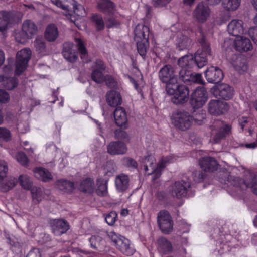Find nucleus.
Returning <instances> with one entry per match:
<instances>
[{
	"mask_svg": "<svg viewBox=\"0 0 257 257\" xmlns=\"http://www.w3.org/2000/svg\"><path fill=\"white\" fill-rule=\"evenodd\" d=\"M154 161L155 159L153 156L148 155L144 158L141 167L147 175H151L155 172L152 177V181L154 183H156L158 182L161 176L160 172L161 165L158 164L156 169V165L154 163Z\"/></svg>",
	"mask_w": 257,
	"mask_h": 257,
	"instance_id": "8",
	"label": "nucleus"
},
{
	"mask_svg": "<svg viewBox=\"0 0 257 257\" xmlns=\"http://www.w3.org/2000/svg\"><path fill=\"white\" fill-rule=\"evenodd\" d=\"M174 222L167 211H162V233L170 234L173 230Z\"/></svg>",
	"mask_w": 257,
	"mask_h": 257,
	"instance_id": "19",
	"label": "nucleus"
},
{
	"mask_svg": "<svg viewBox=\"0 0 257 257\" xmlns=\"http://www.w3.org/2000/svg\"><path fill=\"white\" fill-rule=\"evenodd\" d=\"M234 92L233 88L225 83L218 85L215 89V94L225 100L231 99L233 97Z\"/></svg>",
	"mask_w": 257,
	"mask_h": 257,
	"instance_id": "16",
	"label": "nucleus"
},
{
	"mask_svg": "<svg viewBox=\"0 0 257 257\" xmlns=\"http://www.w3.org/2000/svg\"><path fill=\"white\" fill-rule=\"evenodd\" d=\"M208 109L212 115H219L227 111L228 105L226 102L219 100H211L208 104Z\"/></svg>",
	"mask_w": 257,
	"mask_h": 257,
	"instance_id": "12",
	"label": "nucleus"
},
{
	"mask_svg": "<svg viewBox=\"0 0 257 257\" xmlns=\"http://www.w3.org/2000/svg\"><path fill=\"white\" fill-rule=\"evenodd\" d=\"M117 214L114 211H111L106 215L105 220L109 225H113L115 222Z\"/></svg>",
	"mask_w": 257,
	"mask_h": 257,
	"instance_id": "57",
	"label": "nucleus"
},
{
	"mask_svg": "<svg viewBox=\"0 0 257 257\" xmlns=\"http://www.w3.org/2000/svg\"><path fill=\"white\" fill-rule=\"evenodd\" d=\"M16 159L23 166H27L28 164V158L23 152H19L16 155Z\"/></svg>",
	"mask_w": 257,
	"mask_h": 257,
	"instance_id": "55",
	"label": "nucleus"
},
{
	"mask_svg": "<svg viewBox=\"0 0 257 257\" xmlns=\"http://www.w3.org/2000/svg\"><path fill=\"white\" fill-rule=\"evenodd\" d=\"M199 165L205 172H213L217 170L218 164L216 160L210 157H205L200 159Z\"/></svg>",
	"mask_w": 257,
	"mask_h": 257,
	"instance_id": "21",
	"label": "nucleus"
},
{
	"mask_svg": "<svg viewBox=\"0 0 257 257\" xmlns=\"http://www.w3.org/2000/svg\"><path fill=\"white\" fill-rule=\"evenodd\" d=\"M114 245L124 254L132 255L135 251L134 248L131 246L130 241L114 232H110L108 234Z\"/></svg>",
	"mask_w": 257,
	"mask_h": 257,
	"instance_id": "6",
	"label": "nucleus"
},
{
	"mask_svg": "<svg viewBox=\"0 0 257 257\" xmlns=\"http://www.w3.org/2000/svg\"><path fill=\"white\" fill-rule=\"evenodd\" d=\"M199 43L201 48L196 52L194 60L195 64L201 68L207 64L208 57L211 55V50L210 44L204 37L199 40Z\"/></svg>",
	"mask_w": 257,
	"mask_h": 257,
	"instance_id": "5",
	"label": "nucleus"
},
{
	"mask_svg": "<svg viewBox=\"0 0 257 257\" xmlns=\"http://www.w3.org/2000/svg\"><path fill=\"white\" fill-rule=\"evenodd\" d=\"M194 180L197 183L201 182L204 177L205 174L200 171H195L193 173Z\"/></svg>",
	"mask_w": 257,
	"mask_h": 257,
	"instance_id": "62",
	"label": "nucleus"
},
{
	"mask_svg": "<svg viewBox=\"0 0 257 257\" xmlns=\"http://www.w3.org/2000/svg\"><path fill=\"white\" fill-rule=\"evenodd\" d=\"M171 81L166 85V91L168 95H173L171 98L172 102L176 104L186 102L189 95L188 87L184 85H178L175 78Z\"/></svg>",
	"mask_w": 257,
	"mask_h": 257,
	"instance_id": "3",
	"label": "nucleus"
},
{
	"mask_svg": "<svg viewBox=\"0 0 257 257\" xmlns=\"http://www.w3.org/2000/svg\"><path fill=\"white\" fill-rule=\"evenodd\" d=\"M115 138L118 140L127 142L130 140V136L127 133L121 128L116 129L114 131Z\"/></svg>",
	"mask_w": 257,
	"mask_h": 257,
	"instance_id": "48",
	"label": "nucleus"
},
{
	"mask_svg": "<svg viewBox=\"0 0 257 257\" xmlns=\"http://www.w3.org/2000/svg\"><path fill=\"white\" fill-rule=\"evenodd\" d=\"M178 64L182 68L179 73V79L185 83H196L203 84L204 81L200 73H193L188 70L195 65L194 57L192 55H186L180 58Z\"/></svg>",
	"mask_w": 257,
	"mask_h": 257,
	"instance_id": "2",
	"label": "nucleus"
},
{
	"mask_svg": "<svg viewBox=\"0 0 257 257\" xmlns=\"http://www.w3.org/2000/svg\"><path fill=\"white\" fill-rule=\"evenodd\" d=\"M207 81L211 83H218L223 78L224 75L221 69L217 67L211 66L205 72Z\"/></svg>",
	"mask_w": 257,
	"mask_h": 257,
	"instance_id": "13",
	"label": "nucleus"
},
{
	"mask_svg": "<svg viewBox=\"0 0 257 257\" xmlns=\"http://www.w3.org/2000/svg\"><path fill=\"white\" fill-rule=\"evenodd\" d=\"M105 24L107 28L117 27L119 25V22L113 17L109 16L107 18Z\"/></svg>",
	"mask_w": 257,
	"mask_h": 257,
	"instance_id": "58",
	"label": "nucleus"
},
{
	"mask_svg": "<svg viewBox=\"0 0 257 257\" xmlns=\"http://www.w3.org/2000/svg\"><path fill=\"white\" fill-rule=\"evenodd\" d=\"M59 35V32L57 26L51 24L47 26L45 32V37L49 42H54L56 40Z\"/></svg>",
	"mask_w": 257,
	"mask_h": 257,
	"instance_id": "31",
	"label": "nucleus"
},
{
	"mask_svg": "<svg viewBox=\"0 0 257 257\" xmlns=\"http://www.w3.org/2000/svg\"><path fill=\"white\" fill-rule=\"evenodd\" d=\"M230 62L234 68L239 72H244L247 69L246 60L242 56L235 54L232 55Z\"/></svg>",
	"mask_w": 257,
	"mask_h": 257,
	"instance_id": "25",
	"label": "nucleus"
},
{
	"mask_svg": "<svg viewBox=\"0 0 257 257\" xmlns=\"http://www.w3.org/2000/svg\"><path fill=\"white\" fill-rule=\"evenodd\" d=\"M123 164L132 169H137L138 167L137 162L133 159L130 157H124L122 159Z\"/></svg>",
	"mask_w": 257,
	"mask_h": 257,
	"instance_id": "50",
	"label": "nucleus"
},
{
	"mask_svg": "<svg viewBox=\"0 0 257 257\" xmlns=\"http://www.w3.org/2000/svg\"><path fill=\"white\" fill-rule=\"evenodd\" d=\"M75 0H51L52 2L58 7L68 12L73 8Z\"/></svg>",
	"mask_w": 257,
	"mask_h": 257,
	"instance_id": "38",
	"label": "nucleus"
},
{
	"mask_svg": "<svg viewBox=\"0 0 257 257\" xmlns=\"http://www.w3.org/2000/svg\"><path fill=\"white\" fill-rule=\"evenodd\" d=\"M7 61L8 64L3 68V71L6 74H11L13 71V59L11 58H9Z\"/></svg>",
	"mask_w": 257,
	"mask_h": 257,
	"instance_id": "61",
	"label": "nucleus"
},
{
	"mask_svg": "<svg viewBox=\"0 0 257 257\" xmlns=\"http://www.w3.org/2000/svg\"><path fill=\"white\" fill-rule=\"evenodd\" d=\"M22 31L24 34V38L31 39L36 34L37 27L34 22L27 20L23 22Z\"/></svg>",
	"mask_w": 257,
	"mask_h": 257,
	"instance_id": "22",
	"label": "nucleus"
},
{
	"mask_svg": "<svg viewBox=\"0 0 257 257\" xmlns=\"http://www.w3.org/2000/svg\"><path fill=\"white\" fill-rule=\"evenodd\" d=\"M34 173L36 178L43 182H47L52 179L51 173L48 170L41 167L35 168Z\"/></svg>",
	"mask_w": 257,
	"mask_h": 257,
	"instance_id": "32",
	"label": "nucleus"
},
{
	"mask_svg": "<svg viewBox=\"0 0 257 257\" xmlns=\"http://www.w3.org/2000/svg\"><path fill=\"white\" fill-rule=\"evenodd\" d=\"M50 224L53 233L56 236L65 233L69 229V223L63 219H54L51 221Z\"/></svg>",
	"mask_w": 257,
	"mask_h": 257,
	"instance_id": "15",
	"label": "nucleus"
},
{
	"mask_svg": "<svg viewBox=\"0 0 257 257\" xmlns=\"http://www.w3.org/2000/svg\"><path fill=\"white\" fill-rule=\"evenodd\" d=\"M34 45L36 51L38 53L42 55H45L46 52V44L42 38L37 37L34 42Z\"/></svg>",
	"mask_w": 257,
	"mask_h": 257,
	"instance_id": "39",
	"label": "nucleus"
},
{
	"mask_svg": "<svg viewBox=\"0 0 257 257\" xmlns=\"http://www.w3.org/2000/svg\"><path fill=\"white\" fill-rule=\"evenodd\" d=\"M74 42L77 45L78 49L81 54V58L83 61L85 63H88L89 60L88 58V55L87 50L83 44L82 41L79 38H75Z\"/></svg>",
	"mask_w": 257,
	"mask_h": 257,
	"instance_id": "37",
	"label": "nucleus"
},
{
	"mask_svg": "<svg viewBox=\"0 0 257 257\" xmlns=\"http://www.w3.org/2000/svg\"><path fill=\"white\" fill-rule=\"evenodd\" d=\"M208 99V94L206 89L203 87H198L192 93L190 103L193 109L202 107Z\"/></svg>",
	"mask_w": 257,
	"mask_h": 257,
	"instance_id": "10",
	"label": "nucleus"
},
{
	"mask_svg": "<svg viewBox=\"0 0 257 257\" xmlns=\"http://www.w3.org/2000/svg\"><path fill=\"white\" fill-rule=\"evenodd\" d=\"M114 117L116 125L123 126L127 122V117L125 110L121 107H117L114 111Z\"/></svg>",
	"mask_w": 257,
	"mask_h": 257,
	"instance_id": "28",
	"label": "nucleus"
},
{
	"mask_svg": "<svg viewBox=\"0 0 257 257\" xmlns=\"http://www.w3.org/2000/svg\"><path fill=\"white\" fill-rule=\"evenodd\" d=\"M10 132L8 129L0 127V138L8 141L10 139Z\"/></svg>",
	"mask_w": 257,
	"mask_h": 257,
	"instance_id": "64",
	"label": "nucleus"
},
{
	"mask_svg": "<svg viewBox=\"0 0 257 257\" xmlns=\"http://www.w3.org/2000/svg\"><path fill=\"white\" fill-rule=\"evenodd\" d=\"M211 127L212 138L215 143H219L224 139L231 132V126L224 124L219 120H215Z\"/></svg>",
	"mask_w": 257,
	"mask_h": 257,
	"instance_id": "7",
	"label": "nucleus"
},
{
	"mask_svg": "<svg viewBox=\"0 0 257 257\" xmlns=\"http://www.w3.org/2000/svg\"><path fill=\"white\" fill-rule=\"evenodd\" d=\"M126 144L120 141H113L107 146V152L111 155H122L126 153Z\"/></svg>",
	"mask_w": 257,
	"mask_h": 257,
	"instance_id": "18",
	"label": "nucleus"
},
{
	"mask_svg": "<svg viewBox=\"0 0 257 257\" xmlns=\"http://www.w3.org/2000/svg\"><path fill=\"white\" fill-rule=\"evenodd\" d=\"M168 190L171 196L177 199L193 195L192 194L191 179L187 176L172 183L169 186Z\"/></svg>",
	"mask_w": 257,
	"mask_h": 257,
	"instance_id": "4",
	"label": "nucleus"
},
{
	"mask_svg": "<svg viewBox=\"0 0 257 257\" xmlns=\"http://www.w3.org/2000/svg\"><path fill=\"white\" fill-rule=\"evenodd\" d=\"M0 82H3V86L8 90L15 88L18 85V80L15 77H9L0 75Z\"/></svg>",
	"mask_w": 257,
	"mask_h": 257,
	"instance_id": "35",
	"label": "nucleus"
},
{
	"mask_svg": "<svg viewBox=\"0 0 257 257\" xmlns=\"http://www.w3.org/2000/svg\"><path fill=\"white\" fill-rule=\"evenodd\" d=\"M10 14L6 11L0 12V31L3 32L7 28L10 22Z\"/></svg>",
	"mask_w": 257,
	"mask_h": 257,
	"instance_id": "41",
	"label": "nucleus"
},
{
	"mask_svg": "<svg viewBox=\"0 0 257 257\" xmlns=\"http://www.w3.org/2000/svg\"><path fill=\"white\" fill-rule=\"evenodd\" d=\"M8 171V167L7 163L4 161H0V182L3 180L6 177Z\"/></svg>",
	"mask_w": 257,
	"mask_h": 257,
	"instance_id": "53",
	"label": "nucleus"
},
{
	"mask_svg": "<svg viewBox=\"0 0 257 257\" xmlns=\"http://www.w3.org/2000/svg\"><path fill=\"white\" fill-rule=\"evenodd\" d=\"M106 100L107 104L111 107H116L120 105L122 98L120 94L117 91L111 90L106 93Z\"/></svg>",
	"mask_w": 257,
	"mask_h": 257,
	"instance_id": "27",
	"label": "nucleus"
},
{
	"mask_svg": "<svg viewBox=\"0 0 257 257\" xmlns=\"http://www.w3.org/2000/svg\"><path fill=\"white\" fill-rule=\"evenodd\" d=\"M174 70L172 66L170 65H166L162 68V81L166 83H170L171 80L175 78L177 81V79L174 74Z\"/></svg>",
	"mask_w": 257,
	"mask_h": 257,
	"instance_id": "30",
	"label": "nucleus"
},
{
	"mask_svg": "<svg viewBox=\"0 0 257 257\" xmlns=\"http://www.w3.org/2000/svg\"><path fill=\"white\" fill-rule=\"evenodd\" d=\"M210 14V10L207 5L203 3H199L196 7L193 16L199 23L205 22Z\"/></svg>",
	"mask_w": 257,
	"mask_h": 257,
	"instance_id": "14",
	"label": "nucleus"
},
{
	"mask_svg": "<svg viewBox=\"0 0 257 257\" xmlns=\"http://www.w3.org/2000/svg\"><path fill=\"white\" fill-rule=\"evenodd\" d=\"M73 47L74 44L72 42H65L63 44V56L65 59L70 62L76 61L78 58Z\"/></svg>",
	"mask_w": 257,
	"mask_h": 257,
	"instance_id": "23",
	"label": "nucleus"
},
{
	"mask_svg": "<svg viewBox=\"0 0 257 257\" xmlns=\"http://www.w3.org/2000/svg\"><path fill=\"white\" fill-rule=\"evenodd\" d=\"M176 41L177 48L179 50L187 49L191 43V40L187 36L182 34H178Z\"/></svg>",
	"mask_w": 257,
	"mask_h": 257,
	"instance_id": "33",
	"label": "nucleus"
},
{
	"mask_svg": "<svg viewBox=\"0 0 257 257\" xmlns=\"http://www.w3.org/2000/svg\"><path fill=\"white\" fill-rule=\"evenodd\" d=\"M73 5L74 8L70 9L68 11L69 12H73L78 16H84L85 15V10L82 5L78 4L75 1H74V4Z\"/></svg>",
	"mask_w": 257,
	"mask_h": 257,
	"instance_id": "47",
	"label": "nucleus"
},
{
	"mask_svg": "<svg viewBox=\"0 0 257 257\" xmlns=\"http://www.w3.org/2000/svg\"><path fill=\"white\" fill-rule=\"evenodd\" d=\"M227 30L230 35L239 37L244 32L243 22L240 20H233L228 24Z\"/></svg>",
	"mask_w": 257,
	"mask_h": 257,
	"instance_id": "20",
	"label": "nucleus"
},
{
	"mask_svg": "<svg viewBox=\"0 0 257 257\" xmlns=\"http://www.w3.org/2000/svg\"><path fill=\"white\" fill-rule=\"evenodd\" d=\"M99 10L104 13H109L115 8V4L113 2L109 0H100L97 3Z\"/></svg>",
	"mask_w": 257,
	"mask_h": 257,
	"instance_id": "36",
	"label": "nucleus"
},
{
	"mask_svg": "<svg viewBox=\"0 0 257 257\" xmlns=\"http://www.w3.org/2000/svg\"><path fill=\"white\" fill-rule=\"evenodd\" d=\"M135 41L136 42L138 53L142 57H145L146 54L147 50L149 47L148 40L144 39L142 40H138Z\"/></svg>",
	"mask_w": 257,
	"mask_h": 257,
	"instance_id": "40",
	"label": "nucleus"
},
{
	"mask_svg": "<svg viewBox=\"0 0 257 257\" xmlns=\"http://www.w3.org/2000/svg\"><path fill=\"white\" fill-rule=\"evenodd\" d=\"M129 177L124 174L117 175L115 180L116 190L119 192L125 191L129 187Z\"/></svg>",
	"mask_w": 257,
	"mask_h": 257,
	"instance_id": "24",
	"label": "nucleus"
},
{
	"mask_svg": "<svg viewBox=\"0 0 257 257\" xmlns=\"http://www.w3.org/2000/svg\"><path fill=\"white\" fill-rule=\"evenodd\" d=\"M235 49L239 52H247L253 48L250 40L246 37H237L234 41Z\"/></svg>",
	"mask_w": 257,
	"mask_h": 257,
	"instance_id": "17",
	"label": "nucleus"
},
{
	"mask_svg": "<svg viewBox=\"0 0 257 257\" xmlns=\"http://www.w3.org/2000/svg\"><path fill=\"white\" fill-rule=\"evenodd\" d=\"M241 0H222L223 7L228 11H235L239 7Z\"/></svg>",
	"mask_w": 257,
	"mask_h": 257,
	"instance_id": "42",
	"label": "nucleus"
},
{
	"mask_svg": "<svg viewBox=\"0 0 257 257\" xmlns=\"http://www.w3.org/2000/svg\"><path fill=\"white\" fill-rule=\"evenodd\" d=\"M135 41L149 40V29L143 24H138L134 30Z\"/></svg>",
	"mask_w": 257,
	"mask_h": 257,
	"instance_id": "26",
	"label": "nucleus"
},
{
	"mask_svg": "<svg viewBox=\"0 0 257 257\" xmlns=\"http://www.w3.org/2000/svg\"><path fill=\"white\" fill-rule=\"evenodd\" d=\"M219 181L222 183L232 186L231 191L237 194L239 191L250 188L253 194L257 195L256 177L254 173L248 172L246 174L245 179H242L239 177L232 176L228 172H224L220 174ZM233 194V192L232 193Z\"/></svg>",
	"mask_w": 257,
	"mask_h": 257,
	"instance_id": "1",
	"label": "nucleus"
},
{
	"mask_svg": "<svg viewBox=\"0 0 257 257\" xmlns=\"http://www.w3.org/2000/svg\"><path fill=\"white\" fill-rule=\"evenodd\" d=\"M96 193L99 196H104L107 193V182H103L99 184Z\"/></svg>",
	"mask_w": 257,
	"mask_h": 257,
	"instance_id": "54",
	"label": "nucleus"
},
{
	"mask_svg": "<svg viewBox=\"0 0 257 257\" xmlns=\"http://www.w3.org/2000/svg\"><path fill=\"white\" fill-rule=\"evenodd\" d=\"M20 185L24 189L29 190L32 188V181L27 175H21L19 177Z\"/></svg>",
	"mask_w": 257,
	"mask_h": 257,
	"instance_id": "44",
	"label": "nucleus"
},
{
	"mask_svg": "<svg viewBox=\"0 0 257 257\" xmlns=\"http://www.w3.org/2000/svg\"><path fill=\"white\" fill-rule=\"evenodd\" d=\"M31 56V51L29 48H24L18 51L15 62V73L20 75L26 69L28 61Z\"/></svg>",
	"mask_w": 257,
	"mask_h": 257,
	"instance_id": "9",
	"label": "nucleus"
},
{
	"mask_svg": "<svg viewBox=\"0 0 257 257\" xmlns=\"http://www.w3.org/2000/svg\"><path fill=\"white\" fill-rule=\"evenodd\" d=\"M10 100V95L8 92L3 89H0V103H7Z\"/></svg>",
	"mask_w": 257,
	"mask_h": 257,
	"instance_id": "60",
	"label": "nucleus"
},
{
	"mask_svg": "<svg viewBox=\"0 0 257 257\" xmlns=\"http://www.w3.org/2000/svg\"><path fill=\"white\" fill-rule=\"evenodd\" d=\"M79 190L85 193L91 194L95 188L94 181L90 178L83 180L78 186Z\"/></svg>",
	"mask_w": 257,
	"mask_h": 257,
	"instance_id": "29",
	"label": "nucleus"
},
{
	"mask_svg": "<svg viewBox=\"0 0 257 257\" xmlns=\"http://www.w3.org/2000/svg\"><path fill=\"white\" fill-rule=\"evenodd\" d=\"M102 241V237L98 234L92 235L89 239L91 246L94 249H99Z\"/></svg>",
	"mask_w": 257,
	"mask_h": 257,
	"instance_id": "45",
	"label": "nucleus"
},
{
	"mask_svg": "<svg viewBox=\"0 0 257 257\" xmlns=\"http://www.w3.org/2000/svg\"><path fill=\"white\" fill-rule=\"evenodd\" d=\"M201 113L198 114H194L193 116V121H194L195 123L198 125L202 124L205 119V113L203 110L200 111Z\"/></svg>",
	"mask_w": 257,
	"mask_h": 257,
	"instance_id": "56",
	"label": "nucleus"
},
{
	"mask_svg": "<svg viewBox=\"0 0 257 257\" xmlns=\"http://www.w3.org/2000/svg\"><path fill=\"white\" fill-rule=\"evenodd\" d=\"M172 251L171 243L165 238L162 237V252L165 253L171 252Z\"/></svg>",
	"mask_w": 257,
	"mask_h": 257,
	"instance_id": "52",
	"label": "nucleus"
},
{
	"mask_svg": "<svg viewBox=\"0 0 257 257\" xmlns=\"http://www.w3.org/2000/svg\"><path fill=\"white\" fill-rule=\"evenodd\" d=\"M31 192L33 201L35 203H39L43 198L42 188L37 187H33L31 189Z\"/></svg>",
	"mask_w": 257,
	"mask_h": 257,
	"instance_id": "43",
	"label": "nucleus"
},
{
	"mask_svg": "<svg viewBox=\"0 0 257 257\" xmlns=\"http://www.w3.org/2000/svg\"><path fill=\"white\" fill-rule=\"evenodd\" d=\"M56 186L62 191L67 193L72 192L74 189V183L66 179H60L56 182Z\"/></svg>",
	"mask_w": 257,
	"mask_h": 257,
	"instance_id": "34",
	"label": "nucleus"
},
{
	"mask_svg": "<svg viewBox=\"0 0 257 257\" xmlns=\"http://www.w3.org/2000/svg\"><path fill=\"white\" fill-rule=\"evenodd\" d=\"M174 125L181 131L189 129L193 123V116L184 111H179L174 116Z\"/></svg>",
	"mask_w": 257,
	"mask_h": 257,
	"instance_id": "11",
	"label": "nucleus"
},
{
	"mask_svg": "<svg viewBox=\"0 0 257 257\" xmlns=\"http://www.w3.org/2000/svg\"><path fill=\"white\" fill-rule=\"evenodd\" d=\"M17 181L14 177H11L6 182L1 184V189L3 192H7L13 188L16 184Z\"/></svg>",
	"mask_w": 257,
	"mask_h": 257,
	"instance_id": "46",
	"label": "nucleus"
},
{
	"mask_svg": "<svg viewBox=\"0 0 257 257\" xmlns=\"http://www.w3.org/2000/svg\"><path fill=\"white\" fill-rule=\"evenodd\" d=\"M92 19L98 30L104 29L105 24L102 16L96 14L93 16Z\"/></svg>",
	"mask_w": 257,
	"mask_h": 257,
	"instance_id": "51",
	"label": "nucleus"
},
{
	"mask_svg": "<svg viewBox=\"0 0 257 257\" xmlns=\"http://www.w3.org/2000/svg\"><path fill=\"white\" fill-rule=\"evenodd\" d=\"M248 34L254 44L257 45V27L250 28L248 30Z\"/></svg>",
	"mask_w": 257,
	"mask_h": 257,
	"instance_id": "63",
	"label": "nucleus"
},
{
	"mask_svg": "<svg viewBox=\"0 0 257 257\" xmlns=\"http://www.w3.org/2000/svg\"><path fill=\"white\" fill-rule=\"evenodd\" d=\"M104 81L106 85L110 88L115 87L117 85V82L113 77L110 75H106L104 77Z\"/></svg>",
	"mask_w": 257,
	"mask_h": 257,
	"instance_id": "59",
	"label": "nucleus"
},
{
	"mask_svg": "<svg viewBox=\"0 0 257 257\" xmlns=\"http://www.w3.org/2000/svg\"><path fill=\"white\" fill-rule=\"evenodd\" d=\"M92 80L97 83H101L104 81V76L102 74V71L95 69L91 74Z\"/></svg>",
	"mask_w": 257,
	"mask_h": 257,
	"instance_id": "49",
	"label": "nucleus"
}]
</instances>
